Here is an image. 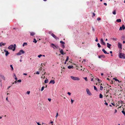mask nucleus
Wrapping results in <instances>:
<instances>
[{
  "instance_id": "obj_60",
  "label": "nucleus",
  "mask_w": 125,
  "mask_h": 125,
  "mask_svg": "<svg viewBox=\"0 0 125 125\" xmlns=\"http://www.w3.org/2000/svg\"><path fill=\"white\" fill-rule=\"evenodd\" d=\"M23 74L24 75H27V73H24Z\"/></svg>"
},
{
  "instance_id": "obj_63",
  "label": "nucleus",
  "mask_w": 125,
  "mask_h": 125,
  "mask_svg": "<svg viewBox=\"0 0 125 125\" xmlns=\"http://www.w3.org/2000/svg\"><path fill=\"white\" fill-rule=\"evenodd\" d=\"M121 102V104H124V102H123V101H122Z\"/></svg>"
},
{
  "instance_id": "obj_61",
  "label": "nucleus",
  "mask_w": 125,
  "mask_h": 125,
  "mask_svg": "<svg viewBox=\"0 0 125 125\" xmlns=\"http://www.w3.org/2000/svg\"><path fill=\"white\" fill-rule=\"evenodd\" d=\"M4 52H7V51H6V50H4Z\"/></svg>"
},
{
  "instance_id": "obj_18",
  "label": "nucleus",
  "mask_w": 125,
  "mask_h": 125,
  "mask_svg": "<svg viewBox=\"0 0 125 125\" xmlns=\"http://www.w3.org/2000/svg\"><path fill=\"white\" fill-rule=\"evenodd\" d=\"M73 66L72 65H69L68 66V68L69 69H70L71 68H73Z\"/></svg>"
},
{
  "instance_id": "obj_10",
  "label": "nucleus",
  "mask_w": 125,
  "mask_h": 125,
  "mask_svg": "<svg viewBox=\"0 0 125 125\" xmlns=\"http://www.w3.org/2000/svg\"><path fill=\"white\" fill-rule=\"evenodd\" d=\"M60 52L62 55H63L64 54V52L62 49H61L60 48L59 49Z\"/></svg>"
},
{
  "instance_id": "obj_53",
  "label": "nucleus",
  "mask_w": 125,
  "mask_h": 125,
  "mask_svg": "<svg viewBox=\"0 0 125 125\" xmlns=\"http://www.w3.org/2000/svg\"><path fill=\"white\" fill-rule=\"evenodd\" d=\"M95 41L96 42H97L98 41V40L97 38H96V39L95 40Z\"/></svg>"
},
{
  "instance_id": "obj_57",
  "label": "nucleus",
  "mask_w": 125,
  "mask_h": 125,
  "mask_svg": "<svg viewBox=\"0 0 125 125\" xmlns=\"http://www.w3.org/2000/svg\"><path fill=\"white\" fill-rule=\"evenodd\" d=\"M93 15L94 16L95 15V14L94 13H93Z\"/></svg>"
},
{
  "instance_id": "obj_11",
  "label": "nucleus",
  "mask_w": 125,
  "mask_h": 125,
  "mask_svg": "<svg viewBox=\"0 0 125 125\" xmlns=\"http://www.w3.org/2000/svg\"><path fill=\"white\" fill-rule=\"evenodd\" d=\"M98 58H105V56L104 55H101L98 56Z\"/></svg>"
},
{
  "instance_id": "obj_19",
  "label": "nucleus",
  "mask_w": 125,
  "mask_h": 125,
  "mask_svg": "<svg viewBox=\"0 0 125 125\" xmlns=\"http://www.w3.org/2000/svg\"><path fill=\"white\" fill-rule=\"evenodd\" d=\"M30 34L31 36H33L35 34V33L34 32H31Z\"/></svg>"
},
{
  "instance_id": "obj_47",
  "label": "nucleus",
  "mask_w": 125,
  "mask_h": 125,
  "mask_svg": "<svg viewBox=\"0 0 125 125\" xmlns=\"http://www.w3.org/2000/svg\"><path fill=\"white\" fill-rule=\"evenodd\" d=\"M74 101V100H73L72 99H71V103L72 104L73 102Z\"/></svg>"
},
{
  "instance_id": "obj_4",
  "label": "nucleus",
  "mask_w": 125,
  "mask_h": 125,
  "mask_svg": "<svg viewBox=\"0 0 125 125\" xmlns=\"http://www.w3.org/2000/svg\"><path fill=\"white\" fill-rule=\"evenodd\" d=\"M100 43L101 44L103 45H106L103 39L101 38L100 40Z\"/></svg>"
},
{
  "instance_id": "obj_5",
  "label": "nucleus",
  "mask_w": 125,
  "mask_h": 125,
  "mask_svg": "<svg viewBox=\"0 0 125 125\" xmlns=\"http://www.w3.org/2000/svg\"><path fill=\"white\" fill-rule=\"evenodd\" d=\"M86 92L87 94H88L89 95H92L91 93L88 89L87 88L86 89Z\"/></svg>"
},
{
  "instance_id": "obj_62",
  "label": "nucleus",
  "mask_w": 125,
  "mask_h": 125,
  "mask_svg": "<svg viewBox=\"0 0 125 125\" xmlns=\"http://www.w3.org/2000/svg\"><path fill=\"white\" fill-rule=\"evenodd\" d=\"M13 75H14V76H15V77H16V75L14 73H13Z\"/></svg>"
},
{
  "instance_id": "obj_6",
  "label": "nucleus",
  "mask_w": 125,
  "mask_h": 125,
  "mask_svg": "<svg viewBox=\"0 0 125 125\" xmlns=\"http://www.w3.org/2000/svg\"><path fill=\"white\" fill-rule=\"evenodd\" d=\"M51 35L56 40L59 39V38L58 37H57L53 33H52L51 34Z\"/></svg>"
},
{
  "instance_id": "obj_46",
  "label": "nucleus",
  "mask_w": 125,
  "mask_h": 125,
  "mask_svg": "<svg viewBox=\"0 0 125 125\" xmlns=\"http://www.w3.org/2000/svg\"><path fill=\"white\" fill-rule=\"evenodd\" d=\"M30 93V91H27V93L28 94H29Z\"/></svg>"
},
{
  "instance_id": "obj_33",
  "label": "nucleus",
  "mask_w": 125,
  "mask_h": 125,
  "mask_svg": "<svg viewBox=\"0 0 125 125\" xmlns=\"http://www.w3.org/2000/svg\"><path fill=\"white\" fill-rule=\"evenodd\" d=\"M122 113L125 116V112L124 110H123L122 111Z\"/></svg>"
},
{
  "instance_id": "obj_58",
  "label": "nucleus",
  "mask_w": 125,
  "mask_h": 125,
  "mask_svg": "<svg viewBox=\"0 0 125 125\" xmlns=\"http://www.w3.org/2000/svg\"><path fill=\"white\" fill-rule=\"evenodd\" d=\"M115 113L117 112V110L116 109H115Z\"/></svg>"
},
{
  "instance_id": "obj_50",
  "label": "nucleus",
  "mask_w": 125,
  "mask_h": 125,
  "mask_svg": "<svg viewBox=\"0 0 125 125\" xmlns=\"http://www.w3.org/2000/svg\"><path fill=\"white\" fill-rule=\"evenodd\" d=\"M92 28L93 31H94L95 29L93 27H92Z\"/></svg>"
},
{
  "instance_id": "obj_29",
  "label": "nucleus",
  "mask_w": 125,
  "mask_h": 125,
  "mask_svg": "<svg viewBox=\"0 0 125 125\" xmlns=\"http://www.w3.org/2000/svg\"><path fill=\"white\" fill-rule=\"evenodd\" d=\"M97 45L98 46V47L100 48L101 47V46L100 45L99 43H98L97 44Z\"/></svg>"
},
{
  "instance_id": "obj_14",
  "label": "nucleus",
  "mask_w": 125,
  "mask_h": 125,
  "mask_svg": "<svg viewBox=\"0 0 125 125\" xmlns=\"http://www.w3.org/2000/svg\"><path fill=\"white\" fill-rule=\"evenodd\" d=\"M13 46V49L12 50L13 51H14L16 49V45L15 44H14V45Z\"/></svg>"
},
{
  "instance_id": "obj_54",
  "label": "nucleus",
  "mask_w": 125,
  "mask_h": 125,
  "mask_svg": "<svg viewBox=\"0 0 125 125\" xmlns=\"http://www.w3.org/2000/svg\"><path fill=\"white\" fill-rule=\"evenodd\" d=\"M48 100L49 101H50L51 100V99L50 98H48Z\"/></svg>"
},
{
  "instance_id": "obj_41",
  "label": "nucleus",
  "mask_w": 125,
  "mask_h": 125,
  "mask_svg": "<svg viewBox=\"0 0 125 125\" xmlns=\"http://www.w3.org/2000/svg\"><path fill=\"white\" fill-rule=\"evenodd\" d=\"M1 77H2V78L4 79V80H5V77L3 75H1Z\"/></svg>"
},
{
  "instance_id": "obj_26",
  "label": "nucleus",
  "mask_w": 125,
  "mask_h": 125,
  "mask_svg": "<svg viewBox=\"0 0 125 125\" xmlns=\"http://www.w3.org/2000/svg\"><path fill=\"white\" fill-rule=\"evenodd\" d=\"M34 40L33 41V42H34L35 43H36L37 42V41L35 39H33Z\"/></svg>"
},
{
  "instance_id": "obj_36",
  "label": "nucleus",
  "mask_w": 125,
  "mask_h": 125,
  "mask_svg": "<svg viewBox=\"0 0 125 125\" xmlns=\"http://www.w3.org/2000/svg\"><path fill=\"white\" fill-rule=\"evenodd\" d=\"M44 87L43 86L42 87L41 89V91H42L44 90Z\"/></svg>"
},
{
  "instance_id": "obj_52",
  "label": "nucleus",
  "mask_w": 125,
  "mask_h": 125,
  "mask_svg": "<svg viewBox=\"0 0 125 125\" xmlns=\"http://www.w3.org/2000/svg\"><path fill=\"white\" fill-rule=\"evenodd\" d=\"M104 104L106 105H108V104L107 103H106V102H105V103H104Z\"/></svg>"
},
{
  "instance_id": "obj_49",
  "label": "nucleus",
  "mask_w": 125,
  "mask_h": 125,
  "mask_svg": "<svg viewBox=\"0 0 125 125\" xmlns=\"http://www.w3.org/2000/svg\"><path fill=\"white\" fill-rule=\"evenodd\" d=\"M17 82L16 81H14V82L13 83H12V84H14V83H15V84L16 83H17Z\"/></svg>"
},
{
  "instance_id": "obj_39",
  "label": "nucleus",
  "mask_w": 125,
  "mask_h": 125,
  "mask_svg": "<svg viewBox=\"0 0 125 125\" xmlns=\"http://www.w3.org/2000/svg\"><path fill=\"white\" fill-rule=\"evenodd\" d=\"M21 79H19L17 81V82H21Z\"/></svg>"
},
{
  "instance_id": "obj_2",
  "label": "nucleus",
  "mask_w": 125,
  "mask_h": 125,
  "mask_svg": "<svg viewBox=\"0 0 125 125\" xmlns=\"http://www.w3.org/2000/svg\"><path fill=\"white\" fill-rule=\"evenodd\" d=\"M24 53V51L23 50H20L16 54L17 55H20Z\"/></svg>"
},
{
  "instance_id": "obj_28",
  "label": "nucleus",
  "mask_w": 125,
  "mask_h": 125,
  "mask_svg": "<svg viewBox=\"0 0 125 125\" xmlns=\"http://www.w3.org/2000/svg\"><path fill=\"white\" fill-rule=\"evenodd\" d=\"M48 80H45L44 81V83H47L48 82Z\"/></svg>"
},
{
  "instance_id": "obj_9",
  "label": "nucleus",
  "mask_w": 125,
  "mask_h": 125,
  "mask_svg": "<svg viewBox=\"0 0 125 125\" xmlns=\"http://www.w3.org/2000/svg\"><path fill=\"white\" fill-rule=\"evenodd\" d=\"M13 48V45H11L8 47V49L10 50H12Z\"/></svg>"
},
{
  "instance_id": "obj_37",
  "label": "nucleus",
  "mask_w": 125,
  "mask_h": 125,
  "mask_svg": "<svg viewBox=\"0 0 125 125\" xmlns=\"http://www.w3.org/2000/svg\"><path fill=\"white\" fill-rule=\"evenodd\" d=\"M51 45H52V43L51 44V47H52L54 49H55V47L54 46H53V45H52V46H51Z\"/></svg>"
},
{
  "instance_id": "obj_42",
  "label": "nucleus",
  "mask_w": 125,
  "mask_h": 125,
  "mask_svg": "<svg viewBox=\"0 0 125 125\" xmlns=\"http://www.w3.org/2000/svg\"><path fill=\"white\" fill-rule=\"evenodd\" d=\"M113 39L114 40H115V41H116L117 40V39L116 38H113Z\"/></svg>"
},
{
  "instance_id": "obj_23",
  "label": "nucleus",
  "mask_w": 125,
  "mask_h": 125,
  "mask_svg": "<svg viewBox=\"0 0 125 125\" xmlns=\"http://www.w3.org/2000/svg\"><path fill=\"white\" fill-rule=\"evenodd\" d=\"M9 53L8 52V51H7L5 53V55L6 56H7V55H8L9 54Z\"/></svg>"
},
{
  "instance_id": "obj_64",
  "label": "nucleus",
  "mask_w": 125,
  "mask_h": 125,
  "mask_svg": "<svg viewBox=\"0 0 125 125\" xmlns=\"http://www.w3.org/2000/svg\"><path fill=\"white\" fill-rule=\"evenodd\" d=\"M15 80H17V77H15Z\"/></svg>"
},
{
  "instance_id": "obj_22",
  "label": "nucleus",
  "mask_w": 125,
  "mask_h": 125,
  "mask_svg": "<svg viewBox=\"0 0 125 125\" xmlns=\"http://www.w3.org/2000/svg\"><path fill=\"white\" fill-rule=\"evenodd\" d=\"M103 97V96L101 94H99V98H102Z\"/></svg>"
},
{
  "instance_id": "obj_48",
  "label": "nucleus",
  "mask_w": 125,
  "mask_h": 125,
  "mask_svg": "<svg viewBox=\"0 0 125 125\" xmlns=\"http://www.w3.org/2000/svg\"><path fill=\"white\" fill-rule=\"evenodd\" d=\"M40 73L38 71H37L36 72V74H39Z\"/></svg>"
},
{
  "instance_id": "obj_35",
  "label": "nucleus",
  "mask_w": 125,
  "mask_h": 125,
  "mask_svg": "<svg viewBox=\"0 0 125 125\" xmlns=\"http://www.w3.org/2000/svg\"><path fill=\"white\" fill-rule=\"evenodd\" d=\"M98 81L99 83H100L102 81L100 79H98Z\"/></svg>"
},
{
  "instance_id": "obj_34",
  "label": "nucleus",
  "mask_w": 125,
  "mask_h": 125,
  "mask_svg": "<svg viewBox=\"0 0 125 125\" xmlns=\"http://www.w3.org/2000/svg\"><path fill=\"white\" fill-rule=\"evenodd\" d=\"M61 47L62 48H64L65 47L64 45L63 44L61 45Z\"/></svg>"
},
{
  "instance_id": "obj_44",
  "label": "nucleus",
  "mask_w": 125,
  "mask_h": 125,
  "mask_svg": "<svg viewBox=\"0 0 125 125\" xmlns=\"http://www.w3.org/2000/svg\"><path fill=\"white\" fill-rule=\"evenodd\" d=\"M58 113H57V114H56V116H55V117L56 118H57L58 117Z\"/></svg>"
},
{
  "instance_id": "obj_45",
  "label": "nucleus",
  "mask_w": 125,
  "mask_h": 125,
  "mask_svg": "<svg viewBox=\"0 0 125 125\" xmlns=\"http://www.w3.org/2000/svg\"><path fill=\"white\" fill-rule=\"evenodd\" d=\"M114 79L116 81H118V80L117 79L115 78H114Z\"/></svg>"
},
{
  "instance_id": "obj_38",
  "label": "nucleus",
  "mask_w": 125,
  "mask_h": 125,
  "mask_svg": "<svg viewBox=\"0 0 125 125\" xmlns=\"http://www.w3.org/2000/svg\"><path fill=\"white\" fill-rule=\"evenodd\" d=\"M42 56V55H41V54H40V55H38V57L39 58H40Z\"/></svg>"
},
{
  "instance_id": "obj_51",
  "label": "nucleus",
  "mask_w": 125,
  "mask_h": 125,
  "mask_svg": "<svg viewBox=\"0 0 125 125\" xmlns=\"http://www.w3.org/2000/svg\"><path fill=\"white\" fill-rule=\"evenodd\" d=\"M67 94H68L69 95H70L71 94V93H70V92H68Z\"/></svg>"
},
{
  "instance_id": "obj_27",
  "label": "nucleus",
  "mask_w": 125,
  "mask_h": 125,
  "mask_svg": "<svg viewBox=\"0 0 125 125\" xmlns=\"http://www.w3.org/2000/svg\"><path fill=\"white\" fill-rule=\"evenodd\" d=\"M10 67H11V70H13V67L12 66V65H10Z\"/></svg>"
},
{
  "instance_id": "obj_55",
  "label": "nucleus",
  "mask_w": 125,
  "mask_h": 125,
  "mask_svg": "<svg viewBox=\"0 0 125 125\" xmlns=\"http://www.w3.org/2000/svg\"><path fill=\"white\" fill-rule=\"evenodd\" d=\"M104 5H105V6H106L107 5V4L106 3H104Z\"/></svg>"
},
{
  "instance_id": "obj_59",
  "label": "nucleus",
  "mask_w": 125,
  "mask_h": 125,
  "mask_svg": "<svg viewBox=\"0 0 125 125\" xmlns=\"http://www.w3.org/2000/svg\"><path fill=\"white\" fill-rule=\"evenodd\" d=\"M6 100L7 101H8V97H7L6 98Z\"/></svg>"
},
{
  "instance_id": "obj_32",
  "label": "nucleus",
  "mask_w": 125,
  "mask_h": 125,
  "mask_svg": "<svg viewBox=\"0 0 125 125\" xmlns=\"http://www.w3.org/2000/svg\"><path fill=\"white\" fill-rule=\"evenodd\" d=\"M94 89L96 91L97 90V88H96V87L95 86H94Z\"/></svg>"
},
{
  "instance_id": "obj_8",
  "label": "nucleus",
  "mask_w": 125,
  "mask_h": 125,
  "mask_svg": "<svg viewBox=\"0 0 125 125\" xmlns=\"http://www.w3.org/2000/svg\"><path fill=\"white\" fill-rule=\"evenodd\" d=\"M122 29L123 30H124L125 29V27L124 25H122L121 27H120L119 30H122Z\"/></svg>"
},
{
  "instance_id": "obj_56",
  "label": "nucleus",
  "mask_w": 125,
  "mask_h": 125,
  "mask_svg": "<svg viewBox=\"0 0 125 125\" xmlns=\"http://www.w3.org/2000/svg\"><path fill=\"white\" fill-rule=\"evenodd\" d=\"M37 125H41L39 123V122H37Z\"/></svg>"
},
{
  "instance_id": "obj_43",
  "label": "nucleus",
  "mask_w": 125,
  "mask_h": 125,
  "mask_svg": "<svg viewBox=\"0 0 125 125\" xmlns=\"http://www.w3.org/2000/svg\"><path fill=\"white\" fill-rule=\"evenodd\" d=\"M84 78L86 81H87V77H84Z\"/></svg>"
},
{
  "instance_id": "obj_25",
  "label": "nucleus",
  "mask_w": 125,
  "mask_h": 125,
  "mask_svg": "<svg viewBox=\"0 0 125 125\" xmlns=\"http://www.w3.org/2000/svg\"><path fill=\"white\" fill-rule=\"evenodd\" d=\"M113 14L114 15H115L116 14V11L115 10H114L112 12Z\"/></svg>"
},
{
  "instance_id": "obj_13",
  "label": "nucleus",
  "mask_w": 125,
  "mask_h": 125,
  "mask_svg": "<svg viewBox=\"0 0 125 125\" xmlns=\"http://www.w3.org/2000/svg\"><path fill=\"white\" fill-rule=\"evenodd\" d=\"M107 47L109 49H110V46H111V45L108 43H107Z\"/></svg>"
},
{
  "instance_id": "obj_30",
  "label": "nucleus",
  "mask_w": 125,
  "mask_h": 125,
  "mask_svg": "<svg viewBox=\"0 0 125 125\" xmlns=\"http://www.w3.org/2000/svg\"><path fill=\"white\" fill-rule=\"evenodd\" d=\"M100 90H102L103 89V87L102 86L100 85Z\"/></svg>"
},
{
  "instance_id": "obj_17",
  "label": "nucleus",
  "mask_w": 125,
  "mask_h": 125,
  "mask_svg": "<svg viewBox=\"0 0 125 125\" xmlns=\"http://www.w3.org/2000/svg\"><path fill=\"white\" fill-rule=\"evenodd\" d=\"M53 45L56 48H59V46L57 45H55L53 43H52L51 46Z\"/></svg>"
},
{
  "instance_id": "obj_1",
  "label": "nucleus",
  "mask_w": 125,
  "mask_h": 125,
  "mask_svg": "<svg viewBox=\"0 0 125 125\" xmlns=\"http://www.w3.org/2000/svg\"><path fill=\"white\" fill-rule=\"evenodd\" d=\"M70 77L71 79L75 81H79L80 80V79L79 78L73 76H71Z\"/></svg>"
},
{
  "instance_id": "obj_3",
  "label": "nucleus",
  "mask_w": 125,
  "mask_h": 125,
  "mask_svg": "<svg viewBox=\"0 0 125 125\" xmlns=\"http://www.w3.org/2000/svg\"><path fill=\"white\" fill-rule=\"evenodd\" d=\"M119 57L120 58L125 59V55L123 53H120L119 55Z\"/></svg>"
},
{
  "instance_id": "obj_21",
  "label": "nucleus",
  "mask_w": 125,
  "mask_h": 125,
  "mask_svg": "<svg viewBox=\"0 0 125 125\" xmlns=\"http://www.w3.org/2000/svg\"><path fill=\"white\" fill-rule=\"evenodd\" d=\"M27 45V43L24 42L22 46H23L24 47L25 46V45H26H26Z\"/></svg>"
},
{
  "instance_id": "obj_12",
  "label": "nucleus",
  "mask_w": 125,
  "mask_h": 125,
  "mask_svg": "<svg viewBox=\"0 0 125 125\" xmlns=\"http://www.w3.org/2000/svg\"><path fill=\"white\" fill-rule=\"evenodd\" d=\"M102 51L104 52L105 54H109V53H107L106 51L104 50V49H103L102 50Z\"/></svg>"
},
{
  "instance_id": "obj_16",
  "label": "nucleus",
  "mask_w": 125,
  "mask_h": 125,
  "mask_svg": "<svg viewBox=\"0 0 125 125\" xmlns=\"http://www.w3.org/2000/svg\"><path fill=\"white\" fill-rule=\"evenodd\" d=\"M55 83V82L54 80H51L50 83H52L53 84H54Z\"/></svg>"
},
{
  "instance_id": "obj_7",
  "label": "nucleus",
  "mask_w": 125,
  "mask_h": 125,
  "mask_svg": "<svg viewBox=\"0 0 125 125\" xmlns=\"http://www.w3.org/2000/svg\"><path fill=\"white\" fill-rule=\"evenodd\" d=\"M118 47L120 49H122V44L120 43H118Z\"/></svg>"
},
{
  "instance_id": "obj_24",
  "label": "nucleus",
  "mask_w": 125,
  "mask_h": 125,
  "mask_svg": "<svg viewBox=\"0 0 125 125\" xmlns=\"http://www.w3.org/2000/svg\"><path fill=\"white\" fill-rule=\"evenodd\" d=\"M60 43L62 44H65V42L62 41H60Z\"/></svg>"
},
{
  "instance_id": "obj_20",
  "label": "nucleus",
  "mask_w": 125,
  "mask_h": 125,
  "mask_svg": "<svg viewBox=\"0 0 125 125\" xmlns=\"http://www.w3.org/2000/svg\"><path fill=\"white\" fill-rule=\"evenodd\" d=\"M116 21L118 22H121V20L120 19H118L116 20Z\"/></svg>"
},
{
  "instance_id": "obj_40",
  "label": "nucleus",
  "mask_w": 125,
  "mask_h": 125,
  "mask_svg": "<svg viewBox=\"0 0 125 125\" xmlns=\"http://www.w3.org/2000/svg\"><path fill=\"white\" fill-rule=\"evenodd\" d=\"M101 18L99 17L97 18V20L98 21H100L101 20Z\"/></svg>"
},
{
  "instance_id": "obj_31",
  "label": "nucleus",
  "mask_w": 125,
  "mask_h": 125,
  "mask_svg": "<svg viewBox=\"0 0 125 125\" xmlns=\"http://www.w3.org/2000/svg\"><path fill=\"white\" fill-rule=\"evenodd\" d=\"M69 56H67V58H66V61H67L68 59H69Z\"/></svg>"
},
{
  "instance_id": "obj_15",
  "label": "nucleus",
  "mask_w": 125,
  "mask_h": 125,
  "mask_svg": "<svg viewBox=\"0 0 125 125\" xmlns=\"http://www.w3.org/2000/svg\"><path fill=\"white\" fill-rule=\"evenodd\" d=\"M6 43H3L2 42H0V47H1L2 45H6Z\"/></svg>"
}]
</instances>
